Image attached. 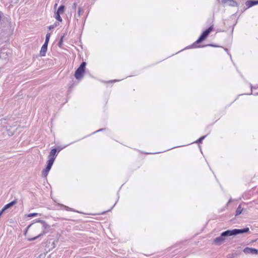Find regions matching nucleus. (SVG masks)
Returning a JSON list of instances; mask_svg holds the SVG:
<instances>
[{"label": "nucleus", "mask_w": 258, "mask_h": 258, "mask_svg": "<svg viewBox=\"0 0 258 258\" xmlns=\"http://www.w3.org/2000/svg\"><path fill=\"white\" fill-rule=\"evenodd\" d=\"M213 26L212 25L210 26L208 29L205 30L203 32V33L201 34L199 38L192 43V45L187 47V48H199L201 47V46L198 45L199 44L202 42L204 40H205L207 37L209 36L210 33L213 30ZM206 46H213L215 47L216 46L213 44H210L202 46V47H205Z\"/></svg>", "instance_id": "1"}, {"label": "nucleus", "mask_w": 258, "mask_h": 258, "mask_svg": "<svg viewBox=\"0 0 258 258\" xmlns=\"http://www.w3.org/2000/svg\"><path fill=\"white\" fill-rule=\"evenodd\" d=\"M86 66V62L83 61L75 71L74 76L77 80H80L83 78L85 72Z\"/></svg>", "instance_id": "2"}, {"label": "nucleus", "mask_w": 258, "mask_h": 258, "mask_svg": "<svg viewBox=\"0 0 258 258\" xmlns=\"http://www.w3.org/2000/svg\"><path fill=\"white\" fill-rule=\"evenodd\" d=\"M42 225V228H43V230H42V232L36 236H35L33 238H28V241H31L35 240L37 239V238L43 236V235H44L45 234H46L49 231V229L50 227V225H49L45 221L43 222Z\"/></svg>", "instance_id": "3"}, {"label": "nucleus", "mask_w": 258, "mask_h": 258, "mask_svg": "<svg viewBox=\"0 0 258 258\" xmlns=\"http://www.w3.org/2000/svg\"><path fill=\"white\" fill-rule=\"evenodd\" d=\"M226 239V231H223L221 235L216 237L214 240L213 243L217 245H220L223 243Z\"/></svg>", "instance_id": "4"}, {"label": "nucleus", "mask_w": 258, "mask_h": 258, "mask_svg": "<svg viewBox=\"0 0 258 258\" xmlns=\"http://www.w3.org/2000/svg\"><path fill=\"white\" fill-rule=\"evenodd\" d=\"M60 150L61 149L57 150V148H53L51 149L48 155V159H52L53 160H55L58 153L59 152Z\"/></svg>", "instance_id": "5"}, {"label": "nucleus", "mask_w": 258, "mask_h": 258, "mask_svg": "<svg viewBox=\"0 0 258 258\" xmlns=\"http://www.w3.org/2000/svg\"><path fill=\"white\" fill-rule=\"evenodd\" d=\"M243 252L244 253L247 254H258V249L252 248V247H246L243 249Z\"/></svg>", "instance_id": "6"}, {"label": "nucleus", "mask_w": 258, "mask_h": 258, "mask_svg": "<svg viewBox=\"0 0 258 258\" xmlns=\"http://www.w3.org/2000/svg\"><path fill=\"white\" fill-rule=\"evenodd\" d=\"M256 5H258V0L257 1L249 0V1H247L245 2V5L246 6V9H248V8L252 7Z\"/></svg>", "instance_id": "7"}, {"label": "nucleus", "mask_w": 258, "mask_h": 258, "mask_svg": "<svg viewBox=\"0 0 258 258\" xmlns=\"http://www.w3.org/2000/svg\"><path fill=\"white\" fill-rule=\"evenodd\" d=\"M48 44L44 43L41 47L39 54L41 56H44L47 50Z\"/></svg>", "instance_id": "8"}, {"label": "nucleus", "mask_w": 258, "mask_h": 258, "mask_svg": "<svg viewBox=\"0 0 258 258\" xmlns=\"http://www.w3.org/2000/svg\"><path fill=\"white\" fill-rule=\"evenodd\" d=\"M17 203V200H15L11 202H10L9 203L6 204L3 208V209L4 210V211H6V210L10 208L11 207H12V206H13L14 205H15L16 203Z\"/></svg>", "instance_id": "9"}, {"label": "nucleus", "mask_w": 258, "mask_h": 258, "mask_svg": "<svg viewBox=\"0 0 258 258\" xmlns=\"http://www.w3.org/2000/svg\"><path fill=\"white\" fill-rule=\"evenodd\" d=\"M244 233H250L249 228L246 227L243 229H237V234H240Z\"/></svg>", "instance_id": "10"}, {"label": "nucleus", "mask_w": 258, "mask_h": 258, "mask_svg": "<svg viewBox=\"0 0 258 258\" xmlns=\"http://www.w3.org/2000/svg\"><path fill=\"white\" fill-rule=\"evenodd\" d=\"M237 234V229L232 230H227V237L230 236H234Z\"/></svg>", "instance_id": "11"}, {"label": "nucleus", "mask_w": 258, "mask_h": 258, "mask_svg": "<svg viewBox=\"0 0 258 258\" xmlns=\"http://www.w3.org/2000/svg\"><path fill=\"white\" fill-rule=\"evenodd\" d=\"M227 5L231 7H237L238 4L237 2L234 0H227Z\"/></svg>", "instance_id": "12"}, {"label": "nucleus", "mask_w": 258, "mask_h": 258, "mask_svg": "<svg viewBox=\"0 0 258 258\" xmlns=\"http://www.w3.org/2000/svg\"><path fill=\"white\" fill-rule=\"evenodd\" d=\"M64 10H65L64 5H61L58 7L57 10L56 11V12H55V13L59 14H62L64 13Z\"/></svg>", "instance_id": "13"}, {"label": "nucleus", "mask_w": 258, "mask_h": 258, "mask_svg": "<svg viewBox=\"0 0 258 258\" xmlns=\"http://www.w3.org/2000/svg\"><path fill=\"white\" fill-rule=\"evenodd\" d=\"M242 212V209L241 208V205H239L235 211V216L240 215Z\"/></svg>", "instance_id": "14"}, {"label": "nucleus", "mask_w": 258, "mask_h": 258, "mask_svg": "<svg viewBox=\"0 0 258 258\" xmlns=\"http://www.w3.org/2000/svg\"><path fill=\"white\" fill-rule=\"evenodd\" d=\"M60 15V14L56 13L55 12V14H54V17H55V18L58 21L61 22L62 20V18H61Z\"/></svg>", "instance_id": "15"}, {"label": "nucleus", "mask_w": 258, "mask_h": 258, "mask_svg": "<svg viewBox=\"0 0 258 258\" xmlns=\"http://www.w3.org/2000/svg\"><path fill=\"white\" fill-rule=\"evenodd\" d=\"M61 206L67 211H73V212H78L77 211L72 209V208H71L68 206H64V205H62Z\"/></svg>", "instance_id": "16"}, {"label": "nucleus", "mask_w": 258, "mask_h": 258, "mask_svg": "<svg viewBox=\"0 0 258 258\" xmlns=\"http://www.w3.org/2000/svg\"><path fill=\"white\" fill-rule=\"evenodd\" d=\"M59 24L58 22H55L53 25H50L49 26H48V29L49 30L53 29L54 28L58 26L59 25Z\"/></svg>", "instance_id": "17"}, {"label": "nucleus", "mask_w": 258, "mask_h": 258, "mask_svg": "<svg viewBox=\"0 0 258 258\" xmlns=\"http://www.w3.org/2000/svg\"><path fill=\"white\" fill-rule=\"evenodd\" d=\"M54 162V160H53L52 159H49L47 160V161L46 166L50 167L51 168L52 165H53V164Z\"/></svg>", "instance_id": "18"}, {"label": "nucleus", "mask_w": 258, "mask_h": 258, "mask_svg": "<svg viewBox=\"0 0 258 258\" xmlns=\"http://www.w3.org/2000/svg\"><path fill=\"white\" fill-rule=\"evenodd\" d=\"M50 37V33H47L46 35L45 40V42L44 43L48 44Z\"/></svg>", "instance_id": "19"}, {"label": "nucleus", "mask_w": 258, "mask_h": 258, "mask_svg": "<svg viewBox=\"0 0 258 258\" xmlns=\"http://www.w3.org/2000/svg\"><path fill=\"white\" fill-rule=\"evenodd\" d=\"M207 137V135H205V136H203L201 137H200L198 140H197L195 143H197V144H199V143H202L203 140H204L205 139V138Z\"/></svg>", "instance_id": "20"}, {"label": "nucleus", "mask_w": 258, "mask_h": 258, "mask_svg": "<svg viewBox=\"0 0 258 258\" xmlns=\"http://www.w3.org/2000/svg\"><path fill=\"white\" fill-rule=\"evenodd\" d=\"M41 214H39V213H30V214H29L28 215H27V217H35V216H37L38 215H40Z\"/></svg>", "instance_id": "21"}, {"label": "nucleus", "mask_w": 258, "mask_h": 258, "mask_svg": "<svg viewBox=\"0 0 258 258\" xmlns=\"http://www.w3.org/2000/svg\"><path fill=\"white\" fill-rule=\"evenodd\" d=\"M49 173V171L46 170L45 169H43L42 171V175L43 177H46Z\"/></svg>", "instance_id": "22"}, {"label": "nucleus", "mask_w": 258, "mask_h": 258, "mask_svg": "<svg viewBox=\"0 0 258 258\" xmlns=\"http://www.w3.org/2000/svg\"><path fill=\"white\" fill-rule=\"evenodd\" d=\"M83 9L82 7H79L78 8V13L77 15L75 16V17H80L81 16V13Z\"/></svg>", "instance_id": "23"}, {"label": "nucleus", "mask_w": 258, "mask_h": 258, "mask_svg": "<svg viewBox=\"0 0 258 258\" xmlns=\"http://www.w3.org/2000/svg\"><path fill=\"white\" fill-rule=\"evenodd\" d=\"M44 220H41L40 219H35L33 221V224L34 223H40L41 224H42L43 222H44Z\"/></svg>", "instance_id": "24"}, {"label": "nucleus", "mask_w": 258, "mask_h": 258, "mask_svg": "<svg viewBox=\"0 0 258 258\" xmlns=\"http://www.w3.org/2000/svg\"><path fill=\"white\" fill-rule=\"evenodd\" d=\"M249 85H250V87L251 88V93L249 94H252V89H255L258 88V86H253L251 83H249Z\"/></svg>", "instance_id": "25"}, {"label": "nucleus", "mask_w": 258, "mask_h": 258, "mask_svg": "<svg viewBox=\"0 0 258 258\" xmlns=\"http://www.w3.org/2000/svg\"><path fill=\"white\" fill-rule=\"evenodd\" d=\"M78 3L76 2H75L73 3L72 5V9L74 11L76 10L77 7Z\"/></svg>", "instance_id": "26"}, {"label": "nucleus", "mask_w": 258, "mask_h": 258, "mask_svg": "<svg viewBox=\"0 0 258 258\" xmlns=\"http://www.w3.org/2000/svg\"><path fill=\"white\" fill-rule=\"evenodd\" d=\"M62 44H63V41H62L61 40H59V41L57 44L58 47H61L62 46Z\"/></svg>", "instance_id": "27"}, {"label": "nucleus", "mask_w": 258, "mask_h": 258, "mask_svg": "<svg viewBox=\"0 0 258 258\" xmlns=\"http://www.w3.org/2000/svg\"><path fill=\"white\" fill-rule=\"evenodd\" d=\"M105 130V128H101V129H99V130H97V131H96L94 132L93 134H95V133H98V132H102V131H104V130Z\"/></svg>", "instance_id": "28"}, {"label": "nucleus", "mask_w": 258, "mask_h": 258, "mask_svg": "<svg viewBox=\"0 0 258 258\" xmlns=\"http://www.w3.org/2000/svg\"><path fill=\"white\" fill-rule=\"evenodd\" d=\"M66 35H67V33H64L63 35L61 36V37L60 38V40H61L62 41H63V39H64V37L66 36Z\"/></svg>", "instance_id": "29"}, {"label": "nucleus", "mask_w": 258, "mask_h": 258, "mask_svg": "<svg viewBox=\"0 0 258 258\" xmlns=\"http://www.w3.org/2000/svg\"><path fill=\"white\" fill-rule=\"evenodd\" d=\"M219 3L225 4L226 3V0H218Z\"/></svg>", "instance_id": "30"}, {"label": "nucleus", "mask_w": 258, "mask_h": 258, "mask_svg": "<svg viewBox=\"0 0 258 258\" xmlns=\"http://www.w3.org/2000/svg\"><path fill=\"white\" fill-rule=\"evenodd\" d=\"M6 19L7 20V22L9 23V25L11 26L12 25V22H11L10 20L8 18H6Z\"/></svg>", "instance_id": "31"}, {"label": "nucleus", "mask_w": 258, "mask_h": 258, "mask_svg": "<svg viewBox=\"0 0 258 258\" xmlns=\"http://www.w3.org/2000/svg\"><path fill=\"white\" fill-rule=\"evenodd\" d=\"M51 168L50 167L46 166L44 169H45L46 170H47L48 171H49L50 170Z\"/></svg>", "instance_id": "32"}, {"label": "nucleus", "mask_w": 258, "mask_h": 258, "mask_svg": "<svg viewBox=\"0 0 258 258\" xmlns=\"http://www.w3.org/2000/svg\"><path fill=\"white\" fill-rule=\"evenodd\" d=\"M8 134L9 136H13V134H14V133H12V132H10L9 131V130H8Z\"/></svg>", "instance_id": "33"}, {"label": "nucleus", "mask_w": 258, "mask_h": 258, "mask_svg": "<svg viewBox=\"0 0 258 258\" xmlns=\"http://www.w3.org/2000/svg\"><path fill=\"white\" fill-rule=\"evenodd\" d=\"M33 224V223H32L31 224H29L27 227V230H29V228H30V227L32 226V225Z\"/></svg>", "instance_id": "34"}, {"label": "nucleus", "mask_w": 258, "mask_h": 258, "mask_svg": "<svg viewBox=\"0 0 258 258\" xmlns=\"http://www.w3.org/2000/svg\"><path fill=\"white\" fill-rule=\"evenodd\" d=\"M5 211L3 209L0 211V217Z\"/></svg>", "instance_id": "35"}, {"label": "nucleus", "mask_w": 258, "mask_h": 258, "mask_svg": "<svg viewBox=\"0 0 258 258\" xmlns=\"http://www.w3.org/2000/svg\"><path fill=\"white\" fill-rule=\"evenodd\" d=\"M120 80H112V81H110V82H118V81H119Z\"/></svg>", "instance_id": "36"}, {"label": "nucleus", "mask_w": 258, "mask_h": 258, "mask_svg": "<svg viewBox=\"0 0 258 258\" xmlns=\"http://www.w3.org/2000/svg\"><path fill=\"white\" fill-rule=\"evenodd\" d=\"M226 51H227V53L230 56V58L232 59V57H231V55L230 54H229L228 52V49L227 48L226 49Z\"/></svg>", "instance_id": "37"}, {"label": "nucleus", "mask_w": 258, "mask_h": 258, "mask_svg": "<svg viewBox=\"0 0 258 258\" xmlns=\"http://www.w3.org/2000/svg\"><path fill=\"white\" fill-rule=\"evenodd\" d=\"M28 230H27V228H26L25 229V232H24V235H26L27 232H28Z\"/></svg>", "instance_id": "38"}, {"label": "nucleus", "mask_w": 258, "mask_h": 258, "mask_svg": "<svg viewBox=\"0 0 258 258\" xmlns=\"http://www.w3.org/2000/svg\"><path fill=\"white\" fill-rule=\"evenodd\" d=\"M231 202H232V200H231V199H230V200H229V201H228V203H227V206L228 205V204L229 203H231Z\"/></svg>", "instance_id": "39"}, {"label": "nucleus", "mask_w": 258, "mask_h": 258, "mask_svg": "<svg viewBox=\"0 0 258 258\" xmlns=\"http://www.w3.org/2000/svg\"><path fill=\"white\" fill-rule=\"evenodd\" d=\"M115 205V204H114V205L111 208V209L110 210H108V211H110L111 209H112Z\"/></svg>", "instance_id": "40"}, {"label": "nucleus", "mask_w": 258, "mask_h": 258, "mask_svg": "<svg viewBox=\"0 0 258 258\" xmlns=\"http://www.w3.org/2000/svg\"><path fill=\"white\" fill-rule=\"evenodd\" d=\"M57 6V4H55L54 5V9H55V8H56Z\"/></svg>", "instance_id": "41"}, {"label": "nucleus", "mask_w": 258, "mask_h": 258, "mask_svg": "<svg viewBox=\"0 0 258 258\" xmlns=\"http://www.w3.org/2000/svg\"><path fill=\"white\" fill-rule=\"evenodd\" d=\"M235 25V24L233 25V27H232V30H231V33H232V32H233V27H234V25Z\"/></svg>", "instance_id": "42"}, {"label": "nucleus", "mask_w": 258, "mask_h": 258, "mask_svg": "<svg viewBox=\"0 0 258 258\" xmlns=\"http://www.w3.org/2000/svg\"><path fill=\"white\" fill-rule=\"evenodd\" d=\"M232 36H231V37H230V42H231V41H232Z\"/></svg>", "instance_id": "43"}, {"label": "nucleus", "mask_w": 258, "mask_h": 258, "mask_svg": "<svg viewBox=\"0 0 258 258\" xmlns=\"http://www.w3.org/2000/svg\"><path fill=\"white\" fill-rule=\"evenodd\" d=\"M2 18V15H1V14H0V21L1 20Z\"/></svg>", "instance_id": "44"}, {"label": "nucleus", "mask_w": 258, "mask_h": 258, "mask_svg": "<svg viewBox=\"0 0 258 258\" xmlns=\"http://www.w3.org/2000/svg\"><path fill=\"white\" fill-rule=\"evenodd\" d=\"M254 95H258V93H255Z\"/></svg>", "instance_id": "45"}, {"label": "nucleus", "mask_w": 258, "mask_h": 258, "mask_svg": "<svg viewBox=\"0 0 258 258\" xmlns=\"http://www.w3.org/2000/svg\"><path fill=\"white\" fill-rule=\"evenodd\" d=\"M227 258H233V257H231V256H228V257H227Z\"/></svg>", "instance_id": "46"}, {"label": "nucleus", "mask_w": 258, "mask_h": 258, "mask_svg": "<svg viewBox=\"0 0 258 258\" xmlns=\"http://www.w3.org/2000/svg\"><path fill=\"white\" fill-rule=\"evenodd\" d=\"M219 258H224V256H223V257H219Z\"/></svg>", "instance_id": "47"}]
</instances>
